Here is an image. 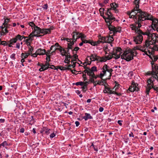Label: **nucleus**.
I'll return each mask as SVG.
<instances>
[{"label":"nucleus","instance_id":"1","mask_svg":"<svg viewBox=\"0 0 158 158\" xmlns=\"http://www.w3.org/2000/svg\"><path fill=\"white\" fill-rule=\"evenodd\" d=\"M143 34H144L143 36L146 35L147 37L145 41V44L143 45V47H142L140 50L148 55L147 52L145 51L147 49V45L149 44L158 43V34L156 33H151V31L150 30H148Z\"/></svg>","mask_w":158,"mask_h":158},{"label":"nucleus","instance_id":"2","mask_svg":"<svg viewBox=\"0 0 158 158\" xmlns=\"http://www.w3.org/2000/svg\"><path fill=\"white\" fill-rule=\"evenodd\" d=\"M137 54L136 50L129 49L124 52L123 53L121 56V58L127 61H129L132 60L134 57L136 56Z\"/></svg>","mask_w":158,"mask_h":158},{"label":"nucleus","instance_id":"3","mask_svg":"<svg viewBox=\"0 0 158 158\" xmlns=\"http://www.w3.org/2000/svg\"><path fill=\"white\" fill-rule=\"evenodd\" d=\"M137 16V19L138 21H143L145 20H152L151 18H149L150 16V14L147 12L143 11L140 9H139L137 11H135Z\"/></svg>","mask_w":158,"mask_h":158},{"label":"nucleus","instance_id":"4","mask_svg":"<svg viewBox=\"0 0 158 158\" xmlns=\"http://www.w3.org/2000/svg\"><path fill=\"white\" fill-rule=\"evenodd\" d=\"M111 9H107L106 12H105V14L107 16V17L104 18V19L106 23H107V26L108 27L109 29L110 27H113L111 25L112 22L115 20V18L113 16L111 12Z\"/></svg>","mask_w":158,"mask_h":158},{"label":"nucleus","instance_id":"5","mask_svg":"<svg viewBox=\"0 0 158 158\" xmlns=\"http://www.w3.org/2000/svg\"><path fill=\"white\" fill-rule=\"evenodd\" d=\"M82 33H79V32L77 31L76 30L74 31L71 34V35L72 36V38H66L64 40H66L68 42H71V41L73 42L74 44L75 42L76 41V39L75 38V36L77 35L79 36V34H81Z\"/></svg>","mask_w":158,"mask_h":158},{"label":"nucleus","instance_id":"6","mask_svg":"<svg viewBox=\"0 0 158 158\" xmlns=\"http://www.w3.org/2000/svg\"><path fill=\"white\" fill-rule=\"evenodd\" d=\"M155 44H149L147 45V48L149 54H152L155 51H158V45H154Z\"/></svg>","mask_w":158,"mask_h":158},{"label":"nucleus","instance_id":"7","mask_svg":"<svg viewBox=\"0 0 158 158\" xmlns=\"http://www.w3.org/2000/svg\"><path fill=\"white\" fill-rule=\"evenodd\" d=\"M69 42V43H68L67 47L65 49L64 53L66 55L71 56L70 55V50H71L72 52V48H73V45L74 44V43L72 41Z\"/></svg>","mask_w":158,"mask_h":158},{"label":"nucleus","instance_id":"8","mask_svg":"<svg viewBox=\"0 0 158 158\" xmlns=\"http://www.w3.org/2000/svg\"><path fill=\"white\" fill-rule=\"evenodd\" d=\"M143 34H137V35L134 37V41L136 44H140L143 40Z\"/></svg>","mask_w":158,"mask_h":158},{"label":"nucleus","instance_id":"9","mask_svg":"<svg viewBox=\"0 0 158 158\" xmlns=\"http://www.w3.org/2000/svg\"><path fill=\"white\" fill-rule=\"evenodd\" d=\"M147 84L146 87L145 93L147 95H149L150 90L152 88H153L154 86V83L149 81L148 79L147 80Z\"/></svg>","mask_w":158,"mask_h":158},{"label":"nucleus","instance_id":"10","mask_svg":"<svg viewBox=\"0 0 158 158\" xmlns=\"http://www.w3.org/2000/svg\"><path fill=\"white\" fill-rule=\"evenodd\" d=\"M131 28L132 30L134 31L137 34H140L144 35L143 33H144V32H143L140 29L138 30L137 29V24L135 23L134 24H132L130 25Z\"/></svg>","mask_w":158,"mask_h":158},{"label":"nucleus","instance_id":"11","mask_svg":"<svg viewBox=\"0 0 158 158\" xmlns=\"http://www.w3.org/2000/svg\"><path fill=\"white\" fill-rule=\"evenodd\" d=\"M122 49L121 48H118L116 49L115 52H113L112 54L111 53L112 56H115L114 57L115 59H117L120 57V51Z\"/></svg>","mask_w":158,"mask_h":158},{"label":"nucleus","instance_id":"12","mask_svg":"<svg viewBox=\"0 0 158 158\" xmlns=\"http://www.w3.org/2000/svg\"><path fill=\"white\" fill-rule=\"evenodd\" d=\"M102 70H105L106 72L107 71L110 73L109 78L108 79H109L110 78L111 76V73L113 71V70L111 69H110V67L108 66L107 64H104L102 68Z\"/></svg>","mask_w":158,"mask_h":158},{"label":"nucleus","instance_id":"13","mask_svg":"<svg viewBox=\"0 0 158 158\" xmlns=\"http://www.w3.org/2000/svg\"><path fill=\"white\" fill-rule=\"evenodd\" d=\"M110 31H112L113 32V35H114L115 34L118 32L120 33L121 31V28L119 27H116L114 26H113L111 27H110L109 29Z\"/></svg>","mask_w":158,"mask_h":158},{"label":"nucleus","instance_id":"14","mask_svg":"<svg viewBox=\"0 0 158 158\" xmlns=\"http://www.w3.org/2000/svg\"><path fill=\"white\" fill-rule=\"evenodd\" d=\"M41 29L40 27H38L37 26H35L33 29L34 32L35 34L36 33V35L39 36L38 37L42 36L41 35H40L41 33Z\"/></svg>","mask_w":158,"mask_h":158},{"label":"nucleus","instance_id":"15","mask_svg":"<svg viewBox=\"0 0 158 158\" xmlns=\"http://www.w3.org/2000/svg\"><path fill=\"white\" fill-rule=\"evenodd\" d=\"M140 3L139 0H134V3L135 6L134 7V9L132 10V12H133L135 11H137L139 9V4Z\"/></svg>","mask_w":158,"mask_h":158},{"label":"nucleus","instance_id":"16","mask_svg":"<svg viewBox=\"0 0 158 158\" xmlns=\"http://www.w3.org/2000/svg\"><path fill=\"white\" fill-rule=\"evenodd\" d=\"M113 57L112 56L111 54L109 55L108 56H106L101 57V62H105L107 60H110Z\"/></svg>","mask_w":158,"mask_h":158},{"label":"nucleus","instance_id":"17","mask_svg":"<svg viewBox=\"0 0 158 158\" xmlns=\"http://www.w3.org/2000/svg\"><path fill=\"white\" fill-rule=\"evenodd\" d=\"M50 130V129H48L46 127H43L40 131V132L41 133L44 134H46L48 135L49 133V131Z\"/></svg>","mask_w":158,"mask_h":158},{"label":"nucleus","instance_id":"18","mask_svg":"<svg viewBox=\"0 0 158 158\" xmlns=\"http://www.w3.org/2000/svg\"><path fill=\"white\" fill-rule=\"evenodd\" d=\"M110 5L111 8L110 9H111V10L113 9V10H114L115 12H118V10L116 9V8L118 6V4L113 3H111Z\"/></svg>","mask_w":158,"mask_h":158},{"label":"nucleus","instance_id":"19","mask_svg":"<svg viewBox=\"0 0 158 158\" xmlns=\"http://www.w3.org/2000/svg\"><path fill=\"white\" fill-rule=\"evenodd\" d=\"M46 50L44 49H42L41 48L38 49L36 50V53H38V55H43L45 54Z\"/></svg>","mask_w":158,"mask_h":158},{"label":"nucleus","instance_id":"20","mask_svg":"<svg viewBox=\"0 0 158 158\" xmlns=\"http://www.w3.org/2000/svg\"><path fill=\"white\" fill-rule=\"evenodd\" d=\"M15 39L16 38L14 37L8 41V43H9L8 46L9 47H12V45H14L15 43H16L17 41Z\"/></svg>","mask_w":158,"mask_h":158},{"label":"nucleus","instance_id":"21","mask_svg":"<svg viewBox=\"0 0 158 158\" xmlns=\"http://www.w3.org/2000/svg\"><path fill=\"white\" fill-rule=\"evenodd\" d=\"M64 56L65 57L64 62L66 63L69 64L70 63V58L72 57V56L69 55H66V54Z\"/></svg>","mask_w":158,"mask_h":158},{"label":"nucleus","instance_id":"22","mask_svg":"<svg viewBox=\"0 0 158 158\" xmlns=\"http://www.w3.org/2000/svg\"><path fill=\"white\" fill-rule=\"evenodd\" d=\"M55 50H58L61 53V55L62 56H64L65 55V54L64 53L65 49L62 48L61 46V47L55 48Z\"/></svg>","mask_w":158,"mask_h":158},{"label":"nucleus","instance_id":"23","mask_svg":"<svg viewBox=\"0 0 158 158\" xmlns=\"http://www.w3.org/2000/svg\"><path fill=\"white\" fill-rule=\"evenodd\" d=\"M152 76L150 77L148 79V80L150 81L151 82H152V83H154V82L155 81V77H154V73L153 72V68H154L153 67V65L152 64Z\"/></svg>","mask_w":158,"mask_h":158},{"label":"nucleus","instance_id":"24","mask_svg":"<svg viewBox=\"0 0 158 158\" xmlns=\"http://www.w3.org/2000/svg\"><path fill=\"white\" fill-rule=\"evenodd\" d=\"M83 118L84 119L85 121H86L88 119H92L93 117L89 114L85 113V115L83 117Z\"/></svg>","mask_w":158,"mask_h":158},{"label":"nucleus","instance_id":"25","mask_svg":"<svg viewBox=\"0 0 158 158\" xmlns=\"http://www.w3.org/2000/svg\"><path fill=\"white\" fill-rule=\"evenodd\" d=\"M149 18H151L152 19L151 20L152 21V25H153L154 27H156V26H157V25L156 23V21H157V20L156 19H154L153 17L151 15Z\"/></svg>","mask_w":158,"mask_h":158},{"label":"nucleus","instance_id":"26","mask_svg":"<svg viewBox=\"0 0 158 158\" xmlns=\"http://www.w3.org/2000/svg\"><path fill=\"white\" fill-rule=\"evenodd\" d=\"M107 10H105L104 9L102 8H101L99 9V11L100 12V15L101 16L103 17L104 19V18H105L106 17L104 15V13H105V12H106Z\"/></svg>","mask_w":158,"mask_h":158},{"label":"nucleus","instance_id":"27","mask_svg":"<svg viewBox=\"0 0 158 158\" xmlns=\"http://www.w3.org/2000/svg\"><path fill=\"white\" fill-rule=\"evenodd\" d=\"M98 37V40H100V41L102 43H106V37L105 36H102L99 35Z\"/></svg>","mask_w":158,"mask_h":158},{"label":"nucleus","instance_id":"28","mask_svg":"<svg viewBox=\"0 0 158 158\" xmlns=\"http://www.w3.org/2000/svg\"><path fill=\"white\" fill-rule=\"evenodd\" d=\"M114 40L113 38L112 37H106V43H110Z\"/></svg>","mask_w":158,"mask_h":158},{"label":"nucleus","instance_id":"29","mask_svg":"<svg viewBox=\"0 0 158 158\" xmlns=\"http://www.w3.org/2000/svg\"><path fill=\"white\" fill-rule=\"evenodd\" d=\"M81 40L84 44L88 43L90 44L91 45H93L92 44H94L93 42H92V40H87L85 39H82ZM93 45H94V44Z\"/></svg>","mask_w":158,"mask_h":158},{"label":"nucleus","instance_id":"30","mask_svg":"<svg viewBox=\"0 0 158 158\" xmlns=\"http://www.w3.org/2000/svg\"><path fill=\"white\" fill-rule=\"evenodd\" d=\"M131 85H132V87L134 88V89H137V91H138L139 89L138 88V84L137 83L135 82L134 81H132L131 83Z\"/></svg>","mask_w":158,"mask_h":158},{"label":"nucleus","instance_id":"31","mask_svg":"<svg viewBox=\"0 0 158 158\" xmlns=\"http://www.w3.org/2000/svg\"><path fill=\"white\" fill-rule=\"evenodd\" d=\"M31 54H32V53L26 52L25 53H22L21 54V57H24L25 58H26L29 55Z\"/></svg>","mask_w":158,"mask_h":158},{"label":"nucleus","instance_id":"32","mask_svg":"<svg viewBox=\"0 0 158 158\" xmlns=\"http://www.w3.org/2000/svg\"><path fill=\"white\" fill-rule=\"evenodd\" d=\"M106 72L105 70H102V71L101 72L99 75V77L102 80H104V79H102V77L106 75Z\"/></svg>","mask_w":158,"mask_h":158},{"label":"nucleus","instance_id":"33","mask_svg":"<svg viewBox=\"0 0 158 158\" xmlns=\"http://www.w3.org/2000/svg\"><path fill=\"white\" fill-rule=\"evenodd\" d=\"M41 33L43 34V35H42V36L47 34H49L48 31L47 30V29L44 28L41 29Z\"/></svg>","mask_w":158,"mask_h":158},{"label":"nucleus","instance_id":"34","mask_svg":"<svg viewBox=\"0 0 158 158\" xmlns=\"http://www.w3.org/2000/svg\"><path fill=\"white\" fill-rule=\"evenodd\" d=\"M136 21L135 22L136 24H137V25H138V26H137V29L138 30H139L140 27H141L142 25L141 24V22L142 21H138V20L137 19Z\"/></svg>","mask_w":158,"mask_h":158},{"label":"nucleus","instance_id":"35","mask_svg":"<svg viewBox=\"0 0 158 158\" xmlns=\"http://www.w3.org/2000/svg\"><path fill=\"white\" fill-rule=\"evenodd\" d=\"M1 145L3 147H4L6 149H7V147H6V146L9 145V144H8L6 141H4L1 143Z\"/></svg>","mask_w":158,"mask_h":158},{"label":"nucleus","instance_id":"36","mask_svg":"<svg viewBox=\"0 0 158 158\" xmlns=\"http://www.w3.org/2000/svg\"><path fill=\"white\" fill-rule=\"evenodd\" d=\"M128 90L130 91L131 92H133L134 91H137V89H135L134 88L132 87V85H131L130 86L129 88L128 89Z\"/></svg>","mask_w":158,"mask_h":158},{"label":"nucleus","instance_id":"37","mask_svg":"<svg viewBox=\"0 0 158 158\" xmlns=\"http://www.w3.org/2000/svg\"><path fill=\"white\" fill-rule=\"evenodd\" d=\"M0 44L1 45H3L4 46H8L9 43H8V41L7 42L6 41H0Z\"/></svg>","mask_w":158,"mask_h":158},{"label":"nucleus","instance_id":"38","mask_svg":"<svg viewBox=\"0 0 158 158\" xmlns=\"http://www.w3.org/2000/svg\"><path fill=\"white\" fill-rule=\"evenodd\" d=\"M38 36H38L37 35H36L35 33L34 32V31H33L30 34L29 36L28 37H29L30 38L31 37V39H32V38L33 37L35 36L38 37Z\"/></svg>","mask_w":158,"mask_h":158},{"label":"nucleus","instance_id":"39","mask_svg":"<svg viewBox=\"0 0 158 158\" xmlns=\"http://www.w3.org/2000/svg\"><path fill=\"white\" fill-rule=\"evenodd\" d=\"M135 12L136 11L134 12V14L131 15V14L129 15V17L130 18H133L134 19H135L136 20L137 19V16H136V13H135Z\"/></svg>","mask_w":158,"mask_h":158},{"label":"nucleus","instance_id":"40","mask_svg":"<svg viewBox=\"0 0 158 158\" xmlns=\"http://www.w3.org/2000/svg\"><path fill=\"white\" fill-rule=\"evenodd\" d=\"M106 89L107 90V93L109 94H113L114 93V91L112 90L109 87H108L106 86Z\"/></svg>","mask_w":158,"mask_h":158},{"label":"nucleus","instance_id":"41","mask_svg":"<svg viewBox=\"0 0 158 158\" xmlns=\"http://www.w3.org/2000/svg\"><path fill=\"white\" fill-rule=\"evenodd\" d=\"M15 38H16L15 39L17 41L18 40H19L20 41H21L22 40V36L21 35L19 34Z\"/></svg>","mask_w":158,"mask_h":158},{"label":"nucleus","instance_id":"42","mask_svg":"<svg viewBox=\"0 0 158 158\" xmlns=\"http://www.w3.org/2000/svg\"><path fill=\"white\" fill-rule=\"evenodd\" d=\"M154 68H153V72L154 73H158V66L154 65Z\"/></svg>","mask_w":158,"mask_h":158},{"label":"nucleus","instance_id":"43","mask_svg":"<svg viewBox=\"0 0 158 158\" xmlns=\"http://www.w3.org/2000/svg\"><path fill=\"white\" fill-rule=\"evenodd\" d=\"M92 42H93L94 43V44H94V45H93V46L97 45H98L100 43H101V42L100 41V40H99L97 41L94 42L92 40Z\"/></svg>","mask_w":158,"mask_h":158},{"label":"nucleus","instance_id":"44","mask_svg":"<svg viewBox=\"0 0 158 158\" xmlns=\"http://www.w3.org/2000/svg\"><path fill=\"white\" fill-rule=\"evenodd\" d=\"M55 29V27L53 26H50V27L48 28L47 29V30L48 31L49 34L51 33V31L52 30Z\"/></svg>","mask_w":158,"mask_h":158},{"label":"nucleus","instance_id":"45","mask_svg":"<svg viewBox=\"0 0 158 158\" xmlns=\"http://www.w3.org/2000/svg\"><path fill=\"white\" fill-rule=\"evenodd\" d=\"M96 56V55H94L93 54L91 55L90 56V60L92 61L95 60Z\"/></svg>","mask_w":158,"mask_h":158},{"label":"nucleus","instance_id":"46","mask_svg":"<svg viewBox=\"0 0 158 158\" xmlns=\"http://www.w3.org/2000/svg\"><path fill=\"white\" fill-rule=\"evenodd\" d=\"M97 67L96 66H93L92 67L91 69H90V72H94V71H97Z\"/></svg>","mask_w":158,"mask_h":158},{"label":"nucleus","instance_id":"47","mask_svg":"<svg viewBox=\"0 0 158 158\" xmlns=\"http://www.w3.org/2000/svg\"><path fill=\"white\" fill-rule=\"evenodd\" d=\"M80 49V48L77 47H76L74 48H72V54H74V53H75L74 51H78L79 49Z\"/></svg>","mask_w":158,"mask_h":158},{"label":"nucleus","instance_id":"48","mask_svg":"<svg viewBox=\"0 0 158 158\" xmlns=\"http://www.w3.org/2000/svg\"><path fill=\"white\" fill-rule=\"evenodd\" d=\"M10 22V19L7 18L5 19L4 22L3 23V25H6Z\"/></svg>","mask_w":158,"mask_h":158},{"label":"nucleus","instance_id":"49","mask_svg":"<svg viewBox=\"0 0 158 158\" xmlns=\"http://www.w3.org/2000/svg\"><path fill=\"white\" fill-rule=\"evenodd\" d=\"M29 25L31 27L32 29H34V27H35V26H36L35 25L34 23V22H30L29 23H28Z\"/></svg>","mask_w":158,"mask_h":158},{"label":"nucleus","instance_id":"50","mask_svg":"<svg viewBox=\"0 0 158 158\" xmlns=\"http://www.w3.org/2000/svg\"><path fill=\"white\" fill-rule=\"evenodd\" d=\"M84 84V82L83 81H79L77 82L75 84V85L77 86L80 85L81 86H82Z\"/></svg>","mask_w":158,"mask_h":158},{"label":"nucleus","instance_id":"51","mask_svg":"<svg viewBox=\"0 0 158 158\" xmlns=\"http://www.w3.org/2000/svg\"><path fill=\"white\" fill-rule=\"evenodd\" d=\"M29 45L30 46V47H29L28 52L32 53V52L33 50V48L30 45V44H29Z\"/></svg>","mask_w":158,"mask_h":158},{"label":"nucleus","instance_id":"52","mask_svg":"<svg viewBox=\"0 0 158 158\" xmlns=\"http://www.w3.org/2000/svg\"><path fill=\"white\" fill-rule=\"evenodd\" d=\"M76 53H77V52L76 53V54L74 53V54H73V56H73V58L75 60L78 59V60L81 62V61L80 60L78 59V55L76 54Z\"/></svg>","mask_w":158,"mask_h":158},{"label":"nucleus","instance_id":"53","mask_svg":"<svg viewBox=\"0 0 158 158\" xmlns=\"http://www.w3.org/2000/svg\"><path fill=\"white\" fill-rule=\"evenodd\" d=\"M103 80V81H98V82L97 83V84H98V85H103L105 83V82L104 81L105 80L104 79Z\"/></svg>","mask_w":158,"mask_h":158},{"label":"nucleus","instance_id":"54","mask_svg":"<svg viewBox=\"0 0 158 158\" xmlns=\"http://www.w3.org/2000/svg\"><path fill=\"white\" fill-rule=\"evenodd\" d=\"M81 40L82 39H85L86 38V36L85 34H83L82 33L81 34Z\"/></svg>","mask_w":158,"mask_h":158},{"label":"nucleus","instance_id":"55","mask_svg":"<svg viewBox=\"0 0 158 158\" xmlns=\"http://www.w3.org/2000/svg\"><path fill=\"white\" fill-rule=\"evenodd\" d=\"M89 73L88 74V75L91 76V77L93 78V76L95 75L94 72H89Z\"/></svg>","mask_w":158,"mask_h":158},{"label":"nucleus","instance_id":"56","mask_svg":"<svg viewBox=\"0 0 158 158\" xmlns=\"http://www.w3.org/2000/svg\"><path fill=\"white\" fill-rule=\"evenodd\" d=\"M51 51L49 50H47V52H46V51L45 52V54L46 55H52V54H51Z\"/></svg>","mask_w":158,"mask_h":158},{"label":"nucleus","instance_id":"57","mask_svg":"<svg viewBox=\"0 0 158 158\" xmlns=\"http://www.w3.org/2000/svg\"><path fill=\"white\" fill-rule=\"evenodd\" d=\"M83 85V86L81 87V88L83 90L84 92H85L86 91V89L87 88L86 85Z\"/></svg>","mask_w":158,"mask_h":158},{"label":"nucleus","instance_id":"58","mask_svg":"<svg viewBox=\"0 0 158 158\" xmlns=\"http://www.w3.org/2000/svg\"><path fill=\"white\" fill-rule=\"evenodd\" d=\"M47 57L46 58V60L47 61H50V57L51 55H46Z\"/></svg>","mask_w":158,"mask_h":158},{"label":"nucleus","instance_id":"59","mask_svg":"<svg viewBox=\"0 0 158 158\" xmlns=\"http://www.w3.org/2000/svg\"><path fill=\"white\" fill-rule=\"evenodd\" d=\"M95 60H97L99 61L100 62H101V57L96 56V57L95 58Z\"/></svg>","mask_w":158,"mask_h":158},{"label":"nucleus","instance_id":"60","mask_svg":"<svg viewBox=\"0 0 158 158\" xmlns=\"http://www.w3.org/2000/svg\"><path fill=\"white\" fill-rule=\"evenodd\" d=\"M15 53H13L12 54H11L10 56V58L11 59H12L14 60H15Z\"/></svg>","mask_w":158,"mask_h":158},{"label":"nucleus","instance_id":"61","mask_svg":"<svg viewBox=\"0 0 158 158\" xmlns=\"http://www.w3.org/2000/svg\"><path fill=\"white\" fill-rule=\"evenodd\" d=\"M31 56H34V57H36L38 55V53H36V52H35V53H33V54H30Z\"/></svg>","mask_w":158,"mask_h":158},{"label":"nucleus","instance_id":"62","mask_svg":"<svg viewBox=\"0 0 158 158\" xmlns=\"http://www.w3.org/2000/svg\"><path fill=\"white\" fill-rule=\"evenodd\" d=\"M154 77L155 79L157 80V81H158V73H154Z\"/></svg>","mask_w":158,"mask_h":158},{"label":"nucleus","instance_id":"63","mask_svg":"<svg viewBox=\"0 0 158 158\" xmlns=\"http://www.w3.org/2000/svg\"><path fill=\"white\" fill-rule=\"evenodd\" d=\"M57 67L60 70H65V67H64L59 66H58Z\"/></svg>","mask_w":158,"mask_h":158},{"label":"nucleus","instance_id":"64","mask_svg":"<svg viewBox=\"0 0 158 158\" xmlns=\"http://www.w3.org/2000/svg\"><path fill=\"white\" fill-rule=\"evenodd\" d=\"M154 90L158 92V87L156 86H154L153 88H152Z\"/></svg>","mask_w":158,"mask_h":158}]
</instances>
